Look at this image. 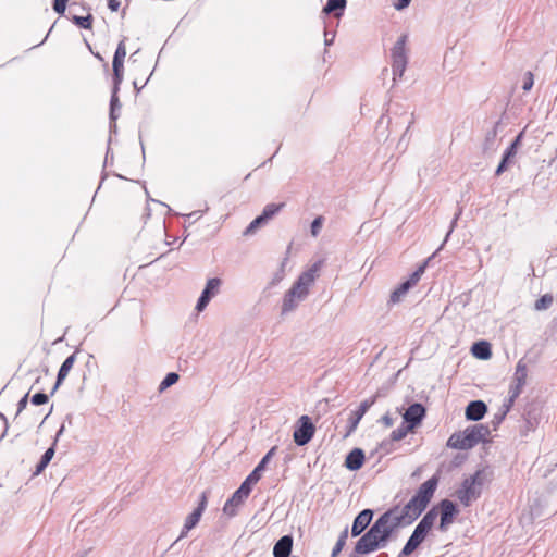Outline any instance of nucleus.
<instances>
[{
    "mask_svg": "<svg viewBox=\"0 0 557 557\" xmlns=\"http://www.w3.org/2000/svg\"><path fill=\"white\" fill-rule=\"evenodd\" d=\"M120 116V110L109 109V120L111 122H116Z\"/></svg>",
    "mask_w": 557,
    "mask_h": 557,
    "instance_id": "64",
    "label": "nucleus"
},
{
    "mask_svg": "<svg viewBox=\"0 0 557 557\" xmlns=\"http://www.w3.org/2000/svg\"><path fill=\"white\" fill-rule=\"evenodd\" d=\"M107 5L110 11L116 12L121 7V1L120 0H108Z\"/></svg>",
    "mask_w": 557,
    "mask_h": 557,
    "instance_id": "63",
    "label": "nucleus"
},
{
    "mask_svg": "<svg viewBox=\"0 0 557 557\" xmlns=\"http://www.w3.org/2000/svg\"><path fill=\"white\" fill-rule=\"evenodd\" d=\"M412 431H413V429L410 428L408 424H404V421H403L401 424L397 429L392 431L389 437L392 438V441L398 442V441L404 440L407 436V434Z\"/></svg>",
    "mask_w": 557,
    "mask_h": 557,
    "instance_id": "39",
    "label": "nucleus"
},
{
    "mask_svg": "<svg viewBox=\"0 0 557 557\" xmlns=\"http://www.w3.org/2000/svg\"><path fill=\"white\" fill-rule=\"evenodd\" d=\"M125 39L123 38L116 46V49L113 54V60L124 61L126 57V46H125Z\"/></svg>",
    "mask_w": 557,
    "mask_h": 557,
    "instance_id": "49",
    "label": "nucleus"
},
{
    "mask_svg": "<svg viewBox=\"0 0 557 557\" xmlns=\"http://www.w3.org/2000/svg\"><path fill=\"white\" fill-rule=\"evenodd\" d=\"M366 460V454L362 448L355 447L352 448L345 457L344 466L349 471H358L360 470Z\"/></svg>",
    "mask_w": 557,
    "mask_h": 557,
    "instance_id": "16",
    "label": "nucleus"
},
{
    "mask_svg": "<svg viewBox=\"0 0 557 557\" xmlns=\"http://www.w3.org/2000/svg\"><path fill=\"white\" fill-rule=\"evenodd\" d=\"M69 0H52V9L59 15H64Z\"/></svg>",
    "mask_w": 557,
    "mask_h": 557,
    "instance_id": "54",
    "label": "nucleus"
},
{
    "mask_svg": "<svg viewBox=\"0 0 557 557\" xmlns=\"http://www.w3.org/2000/svg\"><path fill=\"white\" fill-rule=\"evenodd\" d=\"M423 542L424 540L413 529L412 533L408 537L407 542L403 546L397 557H409L416 549H418L422 545Z\"/></svg>",
    "mask_w": 557,
    "mask_h": 557,
    "instance_id": "19",
    "label": "nucleus"
},
{
    "mask_svg": "<svg viewBox=\"0 0 557 557\" xmlns=\"http://www.w3.org/2000/svg\"><path fill=\"white\" fill-rule=\"evenodd\" d=\"M470 351L479 360H488L492 357V345L485 339H480L472 344Z\"/></svg>",
    "mask_w": 557,
    "mask_h": 557,
    "instance_id": "20",
    "label": "nucleus"
},
{
    "mask_svg": "<svg viewBox=\"0 0 557 557\" xmlns=\"http://www.w3.org/2000/svg\"><path fill=\"white\" fill-rule=\"evenodd\" d=\"M222 285V280L220 277H210L206 282L205 288L202 289L195 309L198 312L203 311L209 302L212 300L213 297H215L219 294L220 287Z\"/></svg>",
    "mask_w": 557,
    "mask_h": 557,
    "instance_id": "10",
    "label": "nucleus"
},
{
    "mask_svg": "<svg viewBox=\"0 0 557 557\" xmlns=\"http://www.w3.org/2000/svg\"><path fill=\"white\" fill-rule=\"evenodd\" d=\"M324 216L323 215H317L311 224H310V233L313 237H318L322 227H323V224H324Z\"/></svg>",
    "mask_w": 557,
    "mask_h": 557,
    "instance_id": "45",
    "label": "nucleus"
},
{
    "mask_svg": "<svg viewBox=\"0 0 557 557\" xmlns=\"http://www.w3.org/2000/svg\"><path fill=\"white\" fill-rule=\"evenodd\" d=\"M211 494V491L208 488V490H205L199 498H198V503H197V506L193 509V511L186 517L185 519V522H184V525L182 528V531L180 533V536L177 537V540H181L183 537H185L188 532L190 530H193L194 528L197 527V524L199 523L207 506H208V499H209V496Z\"/></svg>",
    "mask_w": 557,
    "mask_h": 557,
    "instance_id": "8",
    "label": "nucleus"
},
{
    "mask_svg": "<svg viewBox=\"0 0 557 557\" xmlns=\"http://www.w3.org/2000/svg\"><path fill=\"white\" fill-rule=\"evenodd\" d=\"M403 528L394 518L388 521L386 518L377 517L370 528L360 536L364 547L370 548L373 553L387 547L388 543L394 539L396 532Z\"/></svg>",
    "mask_w": 557,
    "mask_h": 557,
    "instance_id": "3",
    "label": "nucleus"
},
{
    "mask_svg": "<svg viewBox=\"0 0 557 557\" xmlns=\"http://www.w3.org/2000/svg\"><path fill=\"white\" fill-rule=\"evenodd\" d=\"M294 536L285 534L281 536L273 546V557H289L293 550Z\"/></svg>",
    "mask_w": 557,
    "mask_h": 557,
    "instance_id": "17",
    "label": "nucleus"
},
{
    "mask_svg": "<svg viewBox=\"0 0 557 557\" xmlns=\"http://www.w3.org/2000/svg\"><path fill=\"white\" fill-rule=\"evenodd\" d=\"M534 85V75L531 71H527L523 75L522 90L528 92Z\"/></svg>",
    "mask_w": 557,
    "mask_h": 557,
    "instance_id": "52",
    "label": "nucleus"
},
{
    "mask_svg": "<svg viewBox=\"0 0 557 557\" xmlns=\"http://www.w3.org/2000/svg\"><path fill=\"white\" fill-rule=\"evenodd\" d=\"M276 448V446L270 448L249 474L255 476V479H257L258 481H260L263 471L267 469L268 463L275 455Z\"/></svg>",
    "mask_w": 557,
    "mask_h": 557,
    "instance_id": "24",
    "label": "nucleus"
},
{
    "mask_svg": "<svg viewBox=\"0 0 557 557\" xmlns=\"http://www.w3.org/2000/svg\"><path fill=\"white\" fill-rule=\"evenodd\" d=\"M307 276L308 275L300 274L289 288L290 290H294L298 300H304L308 296L309 288L312 285L307 280Z\"/></svg>",
    "mask_w": 557,
    "mask_h": 557,
    "instance_id": "21",
    "label": "nucleus"
},
{
    "mask_svg": "<svg viewBox=\"0 0 557 557\" xmlns=\"http://www.w3.org/2000/svg\"><path fill=\"white\" fill-rule=\"evenodd\" d=\"M461 213H462V209L458 208V211L455 213V215H454V218H453V220L450 222L449 228H448V231H447V233L445 235L444 242H443V244L441 245L440 248H442L443 245L448 240L449 236L451 235V233L454 232L455 227L457 226V222H458V219L460 218Z\"/></svg>",
    "mask_w": 557,
    "mask_h": 557,
    "instance_id": "51",
    "label": "nucleus"
},
{
    "mask_svg": "<svg viewBox=\"0 0 557 557\" xmlns=\"http://www.w3.org/2000/svg\"><path fill=\"white\" fill-rule=\"evenodd\" d=\"M393 446H394V441H392V438L389 437V438L383 440L380 443L376 450H381L384 454H388L393 450Z\"/></svg>",
    "mask_w": 557,
    "mask_h": 557,
    "instance_id": "55",
    "label": "nucleus"
},
{
    "mask_svg": "<svg viewBox=\"0 0 557 557\" xmlns=\"http://www.w3.org/2000/svg\"><path fill=\"white\" fill-rule=\"evenodd\" d=\"M426 417V408L423 404L414 401L408 406L403 413L404 424H408L413 430L419 428Z\"/></svg>",
    "mask_w": 557,
    "mask_h": 557,
    "instance_id": "13",
    "label": "nucleus"
},
{
    "mask_svg": "<svg viewBox=\"0 0 557 557\" xmlns=\"http://www.w3.org/2000/svg\"><path fill=\"white\" fill-rule=\"evenodd\" d=\"M500 124V121L496 122L492 129H490L486 135L483 143V152H494L496 150V137L498 134V125Z\"/></svg>",
    "mask_w": 557,
    "mask_h": 557,
    "instance_id": "26",
    "label": "nucleus"
},
{
    "mask_svg": "<svg viewBox=\"0 0 557 557\" xmlns=\"http://www.w3.org/2000/svg\"><path fill=\"white\" fill-rule=\"evenodd\" d=\"M517 156L516 152L510 151L509 149H505L500 161L495 170V176H500L504 172L508 170L510 164L513 162L515 157Z\"/></svg>",
    "mask_w": 557,
    "mask_h": 557,
    "instance_id": "28",
    "label": "nucleus"
},
{
    "mask_svg": "<svg viewBox=\"0 0 557 557\" xmlns=\"http://www.w3.org/2000/svg\"><path fill=\"white\" fill-rule=\"evenodd\" d=\"M265 226L259 219L258 216H256L247 226L246 228L244 230L243 232V236H251L253 234H256V232Z\"/></svg>",
    "mask_w": 557,
    "mask_h": 557,
    "instance_id": "44",
    "label": "nucleus"
},
{
    "mask_svg": "<svg viewBox=\"0 0 557 557\" xmlns=\"http://www.w3.org/2000/svg\"><path fill=\"white\" fill-rule=\"evenodd\" d=\"M209 210V206L206 203L203 210H195L188 214H185L184 218L187 220H193L191 222H195L199 220L202 216V213L207 212Z\"/></svg>",
    "mask_w": 557,
    "mask_h": 557,
    "instance_id": "56",
    "label": "nucleus"
},
{
    "mask_svg": "<svg viewBox=\"0 0 557 557\" xmlns=\"http://www.w3.org/2000/svg\"><path fill=\"white\" fill-rule=\"evenodd\" d=\"M315 434V425L312 419L302 414L294 425L293 438L297 446L307 445Z\"/></svg>",
    "mask_w": 557,
    "mask_h": 557,
    "instance_id": "9",
    "label": "nucleus"
},
{
    "mask_svg": "<svg viewBox=\"0 0 557 557\" xmlns=\"http://www.w3.org/2000/svg\"><path fill=\"white\" fill-rule=\"evenodd\" d=\"M398 510H399V506L395 505V506H392L391 508H388L386 511H384L379 517L386 518V516H387L388 521H394V517L398 516L397 515Z\"/></svg>",
    "mask_w": 557,
    "mask_h": 557,
    "instance_id": "57",
    "label": "nucleus"
},
{
    "mask_svg": "<svg viewBox=\"0 0 557 557\" xmlns=\"http://www.w3.org/2000/svg\"><path fill=\"white\" fill-rule=\"evenodd\" d=\"M346 7L347 0H326V3L322 8V13L341 17L344 15Z\"/></svg>",
    "mask_w": 557,
    "mask_h": 557,
    "instance_id": "22",
    "label": "nucleus"
},
{
    "mask_svg": "<svg viewBox=\"0 0 557 557\" xmlns=\"http://www.w3.org/2000/svg\"><path fill=\"white\" fill-rule=\"evenodd\" d=\"M441 481V471L437 470L424 481L405 504L400 513L394 517L403 528L411 525L429 507Z\"/></svg>",
    "mask_w": 557,
    "mask_h": 557,
    "instance_id": "1",
    "label": "nucleus"
},
{
    "mask_svg": "<svg viewBox=\"0 0 557 557\" xmlns=\"http://www.w3.org/2000/svg\"><path fill=\"white\" fill-rule=\"evenodd\" d=\"M375 511L371 508L361 510L352 520L350 535L360 537L371 525Z\"/></svg>",
    "mask_w": 557,
    "mask_h": 557,
    "instance_id": "14",
    "label": "nucleus"
},
{
    "mask_svg": "<svg viewBox=\"0 0 557 557\" xmlns=\"http://www.w3.org/2000/svg\"><path fill=\"white\" fill-rule=\"evenodd\" d=\"M111 141H112V138H111V137H109V139H108V147H107L106 157H104V162H103V170H102V173H101L100 184H99V186H98V188H97V190H96V193H95V194H97V193H98V190H99V189L101 188V186H102V183L104 182V180H106V178H107V176H108V173L104 171V168H106L108 164H112V163H113V151H112V149H111V147H110ZM94 197H96V195H94ZM94 199H95V198H92V200H94Z\"/></svg>",
    "mask_w": 557,
    "mask_h": 557,
    "instance_id": "34",
    "label": "nucleus"
},
{
    "mask_svg": "<svg viewBox=\"0 0 557 557\" xmlns=\"http://www.w3.org/2000/svg\"><path fill=\"white\" fill-rule=\"evenodd\" d=\"M523 387H524V385H521L518 383H515V385H511L509 388V397L506 398L505 400L513 405L516 399L522 393Z\"/></svg>",
    "mask_w": 557,
    "mask_h": 557,
    "instance_id": "47",
    "label": "nucleus"
},
{
    "mask_svg": "<svg viewBox=\"0 0 557 557\" xmlns=\"http://www.w3.org/2000/svg\"><path fill=\"white\" fill-rule=\"evenodd\" d=\"M482 490L476 485L472 484L469 480L463 479L460 486L456 491V497L460 504L465 507L471 506V504L480 498Z\"/></svg>",
    "mask_w": 557,
    "mask_h": 557,
    "instance_id": "12",
    "label": "nucleus"
},
{
    "mask_svg": "<svg viewBox=\"0 0 557 557\" xmlns=\"http://www.w3.org/2000/svg\"><path fill=\"white\" fill-rule=\"evenodd\" d=\"M380 422H382L386 428H391L394 425V419L391 417L388 412L381 417Z\"/></svg>",
    "mask_w": 557,
    "mask_h": 557,
    "instance_id": "60",
    "label": "nucleus"
},
{
    "mask_svg": "<svg viewBox=\"0 0 557 557\" xmlns=\"http://www.w3.org/2000/svg\"><path fill=\"white\" fill-rule=\"evenodd\" d=\"M334 39H335V33L325 30V33H324V45L326 47L332 46L333 42H334Z\"/></svg>",
    "mask_w": 557,
    "mask_h": 557,
    "instance_id": "61",
    "label": "nucleus"
},
{
    "mask_svg": "<svg viewBox=\"0 0 557 557\" xmlns=\"http://www.w3.org/2000/svg\"><path fill=\"white\" fill-rule=\"evenodd\" d=\"M434 257L432 255L428 259H425L418 268L403 282H400L394 290L391 293L389 302L397 304L403 297L420 281L421 276L424 274L430 260Z\"/></svg>",
    "mask_w": 557,
    "mask_h": 557,
    "instance_id": "6",
    "label": "nucleus"
},
{
    "mask_svg": "<svg viewBox=\"0 0 557 557\" xmlns=\"http://www.w3.org/2000/svg\"><path fill=\"white\" fill-rule=\"evenodd\" d=\"M55 454L54 445H51L47 448V450L41 455L39 461L36 463L35 470L33 472V475H39L41 472L45 471V469L50 463L51 459L53 458Z\"/></svg>",
    "mask_w": 557,
    "mask_h": 557,
    "instance_id": "27",
    "label": "nucleus"
},
{
    "mask_svg": "<svg viewBox=\"0 0 557 557\" xmlns=\"http://www.w3.org/2000/svg\"><path fill=\"white\" fill-rule=\"evenodd\" d=\"M322 260H318L315 261L308 270L304 271L301 274L302 275H308L307 276V280L313 284L314 281H315V277L318 275V272L320 271L321 267H322Z\"/></svg>",
    "mask_w": 557,
    "mask_h": 557,
    "instance_id": "43",
    "label": "nucleus"
},
{
    "mask_svg": "<svg viewBox=\"0 0 557 557\" xmlns=\"http://www.w3.org/2000/svg\"><path fill=\"white\" fill-rule=\"evenodd\" d=\"M491 430L487 424L475 423L467 426L463 431L454 432L446 445L453 449L468 450L475 447L480 443H490L487 436Z\"/></svg>",
    "mask_w": 557,
    "mask_h": 557,
    "instance_id": "4",
    "label": "nucleus"
},
{
    "mask_svg": "<svg viewBox=\"0 0 557 557\" xmlns=\"http://www.w3.org/2000/svg\"><path fill=\"white\" fill-rule=\"evenodd\" d=\"M553 301H554L553 294L547 293V294L540 296L535 300L533 308L535 311L547 310L553 305Z\"/></svg>",
    "mask_w": 557,
    "mask_h": 557,
    "instance_id": "37",
    "label": "nucleus"
},
{
    "mask_svg": "<svg viewBox=\"0 0 557 557\" xmlns=\"http://www.w3.org/2000/svg\"><path fill=\"white\" fill-rule=\"evenodd\" d=\"M72 420H73V414L72 413H67L65 419L63 420L62 424L60 425L59 430L57 431V433L54 435L53 442L51 444V445H54V448L57 447V443H58L60 436L65 431V423L71 425L72 424Z\"/></svg>",
    "mask_w": 557,
    "mask_h": 557,
    "instance_id": "48",
    "label": "nucleus"
},
{
    "mask_svg": "<svg viewBox=\"0 0 557 557\" xmlns=\"http://www.w3.org/2000/svg\"><path fill=\"white\" fill-rule=\"evenodd\" d=\"M112 85H121L124 79V61L112 60Z\"/></svg>",
    "mask_w": 557,
    "mask_h": 557,
    "instance_id": "31",
    "label": "nucleus"
},
{
    "mask_svg": "<svg viewBox=\"0 0 557 557\" xmlns=\"http://www.w3.org/2000/svg\"><path fill=\"white\" fill-rule=\"evenodd\" d=\"M120 89L121 85H112L109 109L121 110L122 104L119 97Z\"/></svg>",
    "mask_w": 557,
    "mask_h": 557,
    "instance_id": "41",
    "label": "nucleus"
},
{
    "mask_svg": "<svg viewBox=\"0 0 557 557\" xmlns=\"http://www.w3.org/2000/svg\"><path fill=\"white\" fill-rule=\"evenodd\" d=\"M486 413L487 405L481 399L469 401L465 408V418L467 421L478 422L482 420Z\"/></svg>",
    "mask_w": 557,
    "mask_h": 557,
    "instance_id": "15",
    "label": "nucleus"
},
{
    "mask_svg": "<svg viewBox=\"0 0 557 557\" xmlns=\"http://www.w3.org/2000/svg\"><path fill=\"white\" fill-rule=\"evenodd\" d=\"M287 261V258H285L280 267V269L273 274L270 283H269V287H274L276 285H278L283 278H284V275H285V263Z\"/></svg>",
    "mask_w": 557,
    "mask_h": 557,
    "instance_id": "46",
    "label": "nucleus"
},
{
    "mask_svg": "<svg viewBox=\"0 0 557 557\" xmlns=\"http://www.w3.org/2000/svg\"><path fill=\"white\" fill-rule=\"evenodd\" d=\"M542 419V406L539 401H530L525 405L522 412L523 425L520 429V435L527 437L534 432Z\"/></svg>",
    "mask_w": 557,
    "mask_h": 557,
    "instance_id": "7",
    "label": "nucleus"
},
{
    "mask_svg": "<svg viewBox=\"0 0 557 557\" xmlns=\"http://www.w3.org/2000/svg\"><path fill=\"white\" fill-rule=\"evenodd\" d=\"M284 207H285V202H280V203L271 202V203H268L264 206L261 213L265 214V216H268V219L272 220L277 213H280L283 210Z\"/></svg>",
    "mask_w": 557,
    "mask_h": 557,
    "instance_id": "38",
    "label": "nucleus"
},
{
    "mask_svg": "<svg viewBox=\"0 0 557 557\" xmlns=\"http://www.w3.org/2000/svg\"><path fill=\"white\" fill-rule=\"evenodd\" d=\"M78 351H79V348H76L75 351L73 354H71L70 356H67L65 358V360L62 362V364L59 368V371L57 373L58 385H62L64 380L69 375L70 371L72 370V368L76 361V356H77Z\"/></svg>",
    "mask_w": 557,
    "mask_h": 557,
    "instance_id": "23",
    "label": "nucleus"
},
{
    "mask_svg": "<svg viewBox=\"0 0 557 557\" xmlns=\"http://www.w3.org/2000/svg\"><path fill=\"white\" fill-rule=\"evenodd\" d=\"M512 407H513L512 404H510L506 400L504 401V404L499 408L498 412H496L494 414L493 419L491 420V424H492L494 431H496L499 428V425L503 423V421L505 420L506 416L510 412Z\"/></svg>",
    "mask_w": 557,
    "mask_h": 557,
    "instance_id": "29",
    "label": "nucleus"
},
{
    "mask_svg": "<svg viewBox=\"0 0 557 557\" xmlns=\"http://www.w3.org/2000/svg\"><path fill=\"white\" fill-rule=\"evenodd\" d=\"M487 470H488V467L480 468L473 474H471L470 476H468L466 479L482 490L483 485L486 482L491 481L490 476L492 475V472H488Z\"/></svg>",
    "mask_w": 557,
    "mask_h": 557,
    "instance_id": "25",
    "label": "nucleus"
},
{
    "mask_svg": "<svg viewBox=\"0 0 557 557\" xmlns=\"http://www.w3.org/2000/svg\"><path fill=\"white\" fill-rule=\"evenodd\" d=\"M246 499L247 497L239 494V492L236 490L225 502L223 506V513L230 518L237 516L238 508L245 503Z\"/></svg>",
    "mask_w": 557,
    "mask_h": 557,
    "instance_id": "18",
    "label": "nucleus"
},
{
    "mask_svg": "<svg viewBox=\"0 0 557 557\" xmlns=\"http://www.w3.org/2000/svg\"><path fill=\"white\" fill-rule=\"evenodd\" d=\"M411 0H393V5L397 11H401L409 7Z\"/></svg>",
    "mask_w": 557,
    "mask_h": 557,
    "instance_id": "59",
    "label": "nucleus"
},
{
    "mask_svg": "<svg viewBox=\"0 0 557 557\" xmlns=\"http://www.w3.org/2000/svg\"><path fill=\"white\" fill-rule=\"evenodd\" d=\"M523 136H524V131H521L520 133H518V135L511 140V143L507 146V149H509L510 151H513V152H518V149L519 147L521 146L522 144V139H523Z\"/></svg>",
    "mask_w": 557,
    "mask_h": 557,
    "instance_id": "53",
    "label": "nucleus"
},
{
    "mask_svg": "<svg viewBox=\"0 0 557 557\" xmlns=\"http://www.w3.org/2000/svg\"><path fill=\"white\" fill-rule=\"evenodd\" d=\"M375 400H376L375 396L364 399L360 403V405L358 406V408L356 410L351 411V413L349 414L348 421H347V426H346V432L344 434V438L350 436L356 431L359 422L361 421L363 416L368 412V410L374 405Z\"/></svg>",
    "mask_w": 557,
    "mask_h": 557,
    "instance_id": "11",
    "label": "nucleus"
},
{
    "mask_svg": "<svg viewBox=\"0 0 557 557\" xmlns=\"http://www.w3.org/2000/svg\"><path fill=\"white\" fill-rule=\"evenodd\" d=\"M28 397H29V391L23 397H21V399L18 400L17 411H16L15 417H17L27 407Z\"/></svg>",
    "mask_w": 557,
    "mask_h": 557,
    "instance_id": "58",
    "label": "nucleus"
},
{
    "mask_svg": "<svg viewBox=\"0 0 557 557\" xmlns=\"http://www.w3.org/2000/svg\"><path fill=\"white\" fill-rule=\"evenodd\" d=\"M373 552L370 548L363 546L362 540L361 537H359L358 541L355 543V547L352 552L348 555V557H361L370 555Z\"/></svg>",
    "mask_w": 557,
    "mask_h": 557,
    "instance_id": "42",
    "label": "nucleus"
},
{
    "mask_svg": "<svg viewBox=\"0 0 557 557\" xmlns=\"http://www.w3.org/2000/svg\"><path fill=\"white\" fill-rule=\"evenodd\" d=\"M528 377V369L524 361L521 359L518 361L516 366V371L513 373V381L515 383L525 385Z\"/></svg>",
    "mask_w": 557,
    "mask_h": 557,
    "instance_id": "33",
    "label": "nucleus"
},
{
    "mask_svg": "<svg viewBox=\"0 0 557 557\" xmlns=\"http://www.w3.org/2000/svg\"><path fill=\"white\" fill-rule=\"evenodd\" d=\"M299 301L300 300L297 299V296L294 293V290L288 289L283 297L281 313L286 314L293 311L298 306Z\"/></svg>",
    "mask_w": 557,
    "mask_h": 557,
    "instance_id": "30",
    "label": "nucleus"
},
{
    "mask_svg": "<svg viewBox=\"0 0 557 557\" xmlns=\"http://www.w3.org/2000/svg\"><path fill=\"white\" fill-rule=\"evenodd\" d=\"M152 74H153V71H151V73L149 74V76L146 78V81L144 82V84L141 86L138 85L137 81L133 82V86H134L136 95H138L141 91V89L148 84Z\"/></svg>",
    "mask_w": 557,
    "mask_h": 557,
    "instance_id": "62",
    "label": "nucleus"
},
{
    "mask_svg": "<svg viewBox=\"0 0 557 557\" xmlns=\"http://www.w3.org/2000/svg\"><path fill=\"white\" fill-rule=\"evenodd\" d=\"M71 22L78 28L88 30L92 28L94 16L90 13L85 16L73 15Z\"/></svg>",
    "mask_w": 557,
    "mask_h": 557,
    "instance_id": "32",
    "label": "nucleus"
},
{
    "mask_svg": "<svg viewBox=\"0 0 557 557\" xmlns=\"http://www.w3.org/2000/svg\"><path fill=\"white\" fill-rule=\"evenodd\" d=\"M407 39L408 37L406 34L400 35L391 50L394 82L403 77L408 64V57L406 53Z\"/></svg>",
    "mask_w": 557,
    "mask_h": 557,
    "instance_id": "5",
    "label": "nucleus"
},
{
    "mask_svg": "<svg viewBox=\"0 0 557 557\" xmlns=\"http://www.w3.org/2000/svg\"><path fill=\"white\" fill-rule=\"evenodd\" d=\"M349 535L348 527H346L338 535V539L331 552V557H337L346 545Z\"/></svg>",
    "mask_w": 557,
    "mask_h": 557,
    "instance_id": "35",
    "label": "nucleus"
},
{
    "mask_svg": "<svg viewBox=\"0 0 557 557\" xmlns=\"http://www.w3.org/2000/svg\"><path fill=\"white\" fill-rule=\"evenodd\" d=\"M460 515V508L457 503L449 498H443L435 505H433L421 518L418 524L414 527L421 537L425 541L432 532L437 517L440 522L437 530L442 533L446 532L449 527L455 522L457 517Z\"/></svg>",
    "mask_w": 557,
    "mask_h": 557,
    "instance_id": "2",
    "label": "nucleus"
},
{
    "mask_svg": "<svg viewBox=\"0 0 557 557\" xmlns=\"http://www.w3.org/2000/svg\"><path fill=\"white\" fill-rule=\"evenodd\" d=\"M180 380V375L176 372H169L165 374L163 380L159 384V392H164Z\"/></svg>",
    "mask_w": 557,
    "mask_h": 557,
    "instance_id": "40",
    "label": "nucleus"
},
{
    "mask_svg": "<svg viewBox=\"0 0 557 557\" xmlns=\"http://www.w3.org/2000/svg\"><path fill=\"white\" fill-rule=\"evenodd\" d=\"M259 481L257 479H255V476L248 474L245 480L240 483L239 487L237 488V491L239 492V494H242L243 496H246L247 498L249 497L253 486L258 483Z\"/></svg>",
    "mask_w": 557,
    "mask_h": 557,
    "instance_id": "36",
    "label": "nucleus"
},
{
    "mask_svg": "<svg viewBox=\"0 0 557 557\" xmlns=\"http://www.w3.org/2000/svg\"><path fill=\"white\" fill-rule=\"evenodd\" d=\"M48 401H49V395L46 394L45 392L35 393L30 398V403L34 406H41V405L47 404Z\"/></svg>",
    "mask_w": 557,
    "mask_h": 557,
    "instance_id": "50",
    "label": "nucleus"
}]
</instances>
